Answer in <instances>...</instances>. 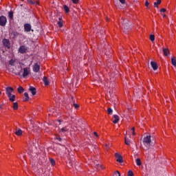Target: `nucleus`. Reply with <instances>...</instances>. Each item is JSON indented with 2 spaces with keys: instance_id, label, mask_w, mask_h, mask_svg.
I'll use <instances>...</instances> for the list:
<instances>
[{
  "instance_id": "30",
  "label": "nucleus",
  "mask_w": 176,
  "mask_h": 176,
  "mask_svg": "<svg viewBox=\"0 0 176 176\" xmlns=\"http://www.w3.org/2000/svg\"><path fill=\"white\" fill-rule=\"evenodd\" d=\"M150 41H151V42H155V35L151 34L150 36Z\"/></svg>"
},
{
  "instance_id": "9",
  "label": "nucleus",
  "mask_w": 176,
  "mask_h": 176,
  "mask_svg": "<svg viewBox=\"0 0 176 176\" xmlns=\"http://www.w3.org/2000/svg\"><path fill=\"white\" fill-rule=\"evenodd\" d=\"M19 53H21V54H24V53H27V48L25 46L22 45L19 49Z\"/></svg>"
},
{
  "instance_id": "22",
  "label": "nucleus",
  "mask_w": 176,
  "mask_h": 176,
  "mask_svg": "<svg viewBox=\"0 0 176 176\" xmlns=\"http://www.w3.org/2000/svg\"><path fill=\"white\" fill-rule=\"evenodd\" d=\"M24 96L25 98L23 100V101H28V100H30V97L28 96V93L27 92L24 93Z\"/></svg>"
},
{
  "instance_id": "42",
  "label": "nucleus",
  "mask_w": 176,
  "mask_h": 176,
  "mask_svg": "<svg viewBox=\"0 0 176 176\" xmlns=\"http://www.w3.org/2000/svg\"><path fill=\"white\" fill-rule=\"evenodd\" d=\"M161 13H164L166 12V9L165 8H162L160 10Z\"/></svg>"
},
{
  "instance_id": "44",
  "label": "nucleus",
  "mask_w": 176,
  "mask_h": 176,
  "mask_svg": "<svg viewBox=\"0 0 176 176\" xmlns=\"http://www.w3.org/2000/svg\"><path fill=\"white\" fill-rule=\"evenodd\" d=\"M60 120L56 121V124H60Z\"/></svg>"
},
{
  "instance_id": "41",
  "label": "nucleus",
  "mask_w": 176,
  "mask_h": 176,
  "mask_svg": "<svg viewBox=\"0 0 176 176\" xmlns=\"http://www.w3.org/2000/svg\"><path fill=\"white\" fill-rule=\"evenodd\" d=\"M73 3H78L79 2V0H72Z\"/></svg>"
},
{
  "instance_id": "14",
  "label": "nucleus",
  "mask_w": 176,
  "mask_h": 176,
  "mask_svg": "<svg viewBox=\"0 0 176 176\" xmlns=\"http://www.w3.org/2000/svg\"><path fill=\"white\" fill-rule=\"evenodd\" d=\"M10 101H11V102H13L14 101H16V96L15 95H10V96H8Z\"/></svg>"
},
{
  "instance_id": "23",
  "label": "nucleus",
  "mask_w": 176,
  "mask_h": 176,
  "mask_svg": "<svg viewBox=\"0 0 176 176\" xmlns=\"http://www.w3.org/2000/svg\"><path fill=\"white\" fill-rule=\"evenodd\" d=\"M63 9H64L65 13H69V8H68V6H64Z\"/></svg>"
},
{
  "instance_id": "13",
  "label": "nucleus",
  "mask_w": 176,
  "mask_h": 176,
  "mask_svg": "<svg viewBox=\"0 0 176 176\" xmlns=\"http://www.w3.org/2000/svg\"><path fill=\"white\" fill-rule=\"evenodd\" d=\"M29 90L31 91L32 96H35V94H36V89H35V87H30Z\"/></svg>"
},
{
  "instance_id": "15",
  "label": "nucleus",
  "mask_w": 176,
  "mask_h": 176,
  "mask_svg": "<svg viewBox=\"0 0 176 176\" xmlns=\"http://www.w3.org/2000/svg\"><path fill=\"white\" fill-rule=\"evenodd\" d=\"M12 108L14 111L19 109V103L17 102H15L13 103Z\"/></svg>"
},
{
  "instance_id": "1",
  "label": "nucleus",
  "mask_w": 176,
  "mask_h": 176,
  "mask_svg": "<svg viewBox=\"0 0 176 176\" xmlns=\"http://www.w3.org/2000/svg\"><path fill=\"white\" fill-rule=\"evenodd\" d=\"M31 74V69L30 67H23L18 72L19 76L23 79H27Z\"/></svg>"
},
{
  "instance_id": "26",
  "label": "nucleus",
  "mask_w": 176,
  "mask_h": 176,
  "mask_svg": "<svg viewBox=\"0 0 176 176\" xmlns=\"http://www.w3.org/2000/svg\"><path fill=\"white\" fill-rule=\"evenodd\" d=\"M50 163H51L52 166L56 165V161L53 158H50Z\"/></svg>"
},
{
  "instance_id": "3",
  "label": "nucleus",
  "mask_w": 176,
  "mask_h": 176,
  "mask_svg": "<svg viewBox=\"0 0 176 176\" xmlns=\"http://www.w3.org/2000/svg\"><path fill=\"white\" fill-rule=\"evenodd\" d=\"M151 135H147L143 140V144L144 145H145V146H146V148H149L151 145Z\"/></svg>"
},
{
  "instance_id": "10",
  "label": "nucleus",
  "mask_w": 176,
  "mask_h": 176,
  "mask_svg": "<svg viewBox=\"0 0 176 176\" xmlns=\"http://www.w3.org/2000/svg\"><path fill=\"white\" fill-rule=\"evenodd\" d=\"M23 130H21L20 129H16L15 131V134L18 137H21V135H23Z\"/></svg>"
},
{
  "instance_id": "32",
  "label": "nucleus",
  "mask_w": 176,
  "mask_h": 176,
  "mask_svg": "<svg viewBox=\"0 0 176 176\" xmlns=\"http://www.w3.org/2000/svg\"><path fill=\"white\" fill-rule=\"evenodd\" d=\"M113 176H120V173L119 171H115L113 174Z\"/></svg>"
},
{
  "instance_id": "47",
  "label": "nucleus",
  "mask_w": 176,
  "mask_h": 176,
  "mask_svg": "<svg viewBox=\"0 0 176 176\" xmlns=\"http://www.w3.org/2000/svg\"><path fill=\"white\" fill-rule=\"evenodd\" d=\"M3 109V106L2 104H0V109Z\"/></svg>"
},
{
  "instance_id": "8",
  "label": "nucleus",
  "mask_w": 176,
  "mask_h": 176,
  "mask_svg": "<svg viewBox=\"0 0 176 176\" xmlns=\"http://www.w3.org/2000/svg\"><path fill=\"white\" fill-rule=\"evenodd\" d=\"M31 24L26 23L24 25V30L25 32H30L31 31Z\"/></svg>"
},
{
  "instance_id": "35",
  "label": "nucleus",
  "mask_w": 176,
  "mask_h": 176,
  "mask_svg": "<svg viewBox=\"0 0 176 176\" xmlns=\"http://www.w3.org/2000/svg\"><path fill=\"white\" fill-rule=\"evenodd\" d=\"M57 141H59V142H61L63 141V139L60 136H56Z\"/></svg>"
},
{
  "instance_id": "50",
  "label": "nucleus",
  "mask_w": 176,
  "mask_h": 176,
  "mask_svg": "<svg viewBox=\"0 0 176 176\" xmlns=\"http://www.w3.org/2000/svg\"><path fill=\"white\" fill-rule=\"evenodd\" d=\"M164 17H166V15H163Z\"/></svg>"
},
{
  "instance_id": "34",
  "label": "nucleus",
  "mask_w": 176,
  "mask_h": 176,
  "mask_svg": "<svg viewBox=\"0 0 176 176\" xmlns=\"http://www.w3.org/2000/svg\"><path fill=\"white\" fill-rule=\"evenodd\" d=\"M135 127H133V128L131 129V133H132L133 135H135Z\"/></svg>"
},
{
  "instance_id": "6",
  "label": "nucleus",
  "mask_w": 176,
  "mask_h": 176,
  "mask_svg": "<svg viewBox=\"0 0 176 176\" xmlns=\"http://www.w3.org/2000/svg\"><path fill=\"white\" fill-rule=\"evenodd\" d=\"M14 91V89L12 87H8L6 88V95L8 97H10L12 96V93Z\"/></svg>"
},
{
  "instance_id": "5",
  "label": "nucleus",
  "mask_w": 176,
  "mask_h": 176,
  "mask_svg": "<svg viewBox=\"0 0 176 176\" xmlns=\"http://www.w3.org/2000/svg\"><path fill=\"white\" fill-rule=\"evenodd\" d=\"M115 157L118 163H123V157L119 153H115Z\"/></svg>"
},
{
  "instance_id": "21",
  "label": "nucleus",
  "mask_w": 176,
  "mask_h": 176,
  "mask_svg": "<svg viewBox=\"0 0 176 176\" xmlns=\"http://www.w3.org/2000/svg\"><path fill=\"white\" fill-rule=\"evenodd\" d=\"M136 164L137 166H141V164H142V162H141V159L140 158L136 159Z\"/></svg>"
},
{
  "instance_id": "16",
  "label": "nucleus",
  "mask_w": 176,
  "mask_h": 176,
  "mask_svg": "<svg viewBox=\"0 0 176 176\" xmlns=\"http://www.w3.org/2000/svg\"><path fill=\"white\" fill-rule=\"evenodd\" d=\"M113 118H114V120L113 121V122L116 124V123L119 122V116L114 115Z\"/></svg>"
},
{
  "instance_id": "2",
  "label": "nucleus",
  "mask_w": 176,
  "mask_h": 176,
  "mask_svg": "<svg viewBox=\"0 0 176 176\" xmlns=\"http://www.w3.org/2000/svg\"><path fill=\"white\" fill-rule=\"evenodd\" d=\"M71 131V125H68L63 127L60 129L59 133L63 134V135H67Z\"/></svg>"
},
{
  "instance_id": "38",
  "label": "nucleus",
  "mask_w": 176,
  "mask_h": 176,
  "mask_svg": "<svg viewBox=\"0 0 176 176\" xmlns=\"http://www.w3.org/2000/svg\"><path fill=\"white\" fill-rule=\"evenodd\" d=\"M74 108H76V109H78V108H79V104H78L76 103H74Z\"/></svg>"
},
{
  "instance_id": "48",
  "label": "nucleus",
  "mask_w": 176,
  "mask_h": 176,
  "mask_svg": "<svg viewBox=\"0 0 176 176\" xmlns=\"http://www.w3.org/2000/svg\"><path fill=\"white\" fill-rule=\"evenodd\" d=\"M29 3H34V2H32V1H29Z\"/></svg>"
},
{
  "instance_id": "29",
  "label": "nucleus",
  "mask_w": 176,
  "mask_h": 176,
  "mask_svg": "<svg viewBox=\"0 0 176 176\" xmlns=\"http://www.w3.org/2000/svg\"><path fill=\"white\" fill-rule=\"evenodd\" d=\"M169 51L168 49H164V54L165 56H168Z\"/></svg>"
},
{
  "instance_id": "25",
  "label": "nucleus",
  "mask_w": 176,
  "mask_h": 176,
  "mask_svg": "<svg viewBox=\"0 0 176 176\" xmlns=\"http://www.w3.org/2000/svg\"><path fill=\"white\" fill-rule=\"evenodd\" d=\"M3 45H5V46H9V41L8 39H4L3 41Z\"/></svg>"
},
{
  "instance_id": "51",
  "label": "nucleus",
  "mask_w": 176,
  "mask_h": 176,
  "mask_svg": "<svg viewBox=\"0 0 176 176\" xmlns=\"http://www.w3.org/2000/svg\"><path fill=\"white\" fill-rule=\"evenodd\" d=\"M0 94H2V92L0 91Z\"/></svg>"
},
{
  "instance_id": "28",
  "label": "nucleus",
  "mask_w": 176,
  "mask_h": 176,
  "mask_svg": "<svg viewBox=\"0 0 176 176\" xmlns=\"http://www.w3.org/2000/svg\"><path fill=\"white\" fill-rule=\"evenodd\" d=\"M23 91H24V88H23L22 87H19L18 88V92L21 94V93H23Z\"/></svg>"
},
{
  "instance_id": "45",
  "label": "nucleus",
  "mask_w": 176,
  "mask_h": 176,
  "mask_svg": "<svg viewBox=\"0 0 176 176\" xmlns=\"http://www.w3.org/2000/svg\"><path fill=\"white\" fill-rule=\"evenodd\" d=\"M94 134L95 137H98V134L97 133V132H94Z\"/></svg>"
},
{
  "instance_id": "18",
  "label": "nucleus",
  "mask_w": 176,
  "mask_h": 176,
  "mask_svg": "<svg viewBox=\"0 0 176 176\" xmlns=\"http://www.w3.org/2000/svg\"><path fill=\"white\" fill-rule=\"evenodd\" d=\"M160 3H162V0H157V2H155L154 3L155 8H159V5H160Z\"/></svg>"
},
{
  "instance_id": "4",
  "label": "nucleus",
  "mask_w": 176,
  "mask_h": 176,
  "mask_svg": "<svg viewBox=\"0 0 176 176\" xmlns=\"http://www.w3.org/2000/svg\"><path fill=\"white\" fill-rule=\"evenodd\" d=\"M6 23H8V19H6V17L5 16H1L0 25H1V27H5V25H6Z\"/></svg>"
},
{
  "instance_id": "11",
  "label": "nucleus",
  "mask_w": 176,
  "mask_h": 176,
  "mask_svg": "<svg viewBox=\"0 0 176 176\" xmlns=\"http://www.w3.org/2000/svg\"><path fill=\"white\" fill-rule=\"evenodd\" d=\"M151 65L154 71H156L158 68L157 63H156V62H155V61H151Z\"/></svg>"
},
{
  "instance_id": "33",
  "label": "nucleus",
  "mask_w": 176,
  "mask_h": 176,
  "mask_svg": "<svg viewBox=\"0 0 176 176\" xmlns=\"http://www.w3.org/2000/svg\"><path fill=\"white\" fill-rule=\"evenodd\" d=\"M107 112H108L109 115H112V112H113L112 109L109 108V109H107Z\"/></svg>"
},
{
  "instance_id": "40",
  "label": "nucleus",
  "mask_w": 176,
  "mask_h": 176,
  "mask_svg": "<svg viewBox=\"0 0 176 176\" xmlns=\"http://www.w3.org/2000/svg\"><path fill=\"white\" fill-rule=\"evenodd\" d=\"M111 146H112V144H106L107 149H109V148H111Z\"/></svg>"
},
{
  "instance_id": "24",
  "label": "nucleus",
  "mask_w": 176,
  "mask_h": 176,
  "mask_svg": "<svg viewBox=\"0 0 176 176\" xmlns=\"http://www.w3.org/2000/svg\"><path fill=\"white\" fill-rule=\"evenodd\" d=\"M8 17L10 20H13V12L10 11L8 12Z\"/></svg>"
},
{
  "instance_id": "7",
  "label": "nucleus",
  "mask_w": 176,
  "mask_h": 176,
  "mask_svg": "<svg viewBox=\"0 0 176 176\" xmlns=\"http://www.w3.org/2000/svg\"><path fill=\"white\" fill-rule=\"evenodd\" d=\"M40 69H41V65H39V63H35L33 65L34 72H38V71H40Z\"/></svg>"
},
{
  "instance_id": "20",
  "label": "nucleus",
  "mask_w": 176,
  "mask_h": 176,
  "mask_svg": "<svg viewBox=\"0 0 176 176\" xmlns=\"http://www.w3.org/2000/svg\"><path fill=\"white\" fill-rule=\"evenodd\" d=\"M171 63H172V65L174 66V67H176V58L175 57H173L171 58Z\"/></svg>"
},
{
  "instance_id": "17",
  "label": "nucleus",
  "mask_w": 176,
  "mask_h": 176,
  "mask_svg": "<svg viewBox=\"0 0 176 176\" xmlns=\"http://www.w3.org/2000/svg\"><path fill=\"white\" fill-rule=\"evenodd\" d=\"M125 144L126 145H130L131 144V140L125 136Z\"/></svg>"
},
{
  "instance_id": "39",
  "label": "nucleus",
  "mask_w": 176,
  "mask_h": 176,
  "mask_svg": "<svg viewBox=\"0 0 176 176\" xmlns=\"http://www.w3.org/2000/svg\"><path fill=\"white\" fill-rule=\"evenodd\" d=\"M49 115H52V116H56V113H54V111H50V113H49Z\"/></svg>"
},
{
  "instance_id": "19",
  "label": "nucleus",
  "mask_w": 176,
  "mask_h": 176,
  "mask_svg": "<svg viewBox=\"0 0 176 176\" xmlns=\"http://www.w3.org/2000/svg\"><path fill=\"white\" fill-rule=\"evenodd\" d=\"M95 167H96L97 170H102V168H104V167H102V165L100 164H96L95 165Z\"/></svg>"
},
{
  "instance_id": "43",
  "label": "nucleus",
  "mask_w": 176,
  "mask_h": 176,
  "mask_svg": "<svg viewBox=\"0 0 176 176\" xmlns=\"http://www.w3.org/2000/svg\"><path fill=\"white\" fill-rule=\"evenodd\" d=\"M145 5L146 6V8H148V6H149V2L148 1H146Z\"/></svg>"
},
{
  "instance_id": "36",
  "label": "nucleus",
  "mask_w": 176,
  "mask_h": 176,
  "mask_svg": "<svg viewBox=\"0 0 176 176\" xmlns=\"http://www.w3.org/2000/svg\"><path fill=\"white\" fill-rule=\"evenodd\" d=\"M128 176H134V173L131 170H129L128 172Z\"/></svg>"
},
{
  "instance_id": "37",
  "label": "nucleus",
  "mask_w": 176,
  "mask_h": 176,
  "mask_svg": "<svg viewBox=\"0 0 176 176\" xmlns=\"http://www.w3.org/2000/svg\"><path fill=\"white\" fill-rule=\"evenodd\" d=\"M58 27H60V28H61V27H63V24L62 21H58Z\"/></svg>"
},
{
  "instance_id": "12",
  "label": "nucleus",
  "mask_w": 176,
  "mask_h": 176,
  "mask_svg": "<svg viewBox=\"0 0 176 176\" xmlns=\"http://www.w3.org/2000/svg\"><path fill=\"white\" fill-rule=\"evenodd\" d=\"M43 81L45 86H49L50 85V82H49V80H47V77H46V76L43 77Z\"/></svg>"
},
{
  "instance_id": "46",
  "label": "nucleus",
  "mask_w": 176,
  "mask_h": 176,
  "mask_svg": "<svg viewBox=\"0 0 176 176\" xmlns=\"http://www.w3.org/2000/svg\"><path fill=\"white\" fill-rule=\"evenodd\" d=\"M120 2L122 3H124L125 0H120Z\"/></svg>"
},
{
  "instance_id": "31",
  "label": "nucleus",
  "mask_w": 176,
  "mask_h": 176,
  "mask_svg": "<svg viewBox=\"0 0 176 176\" xmlns=\"http://www.w3.org/2000/svg\"><path fill=\"white\" fill-rule=\"evenodd\" d=\"M67 166L69 167V168H72V167H74L72 162H68Z\"/></svg>"
},
{
  "instance_id": "27",
  "label": "nucleus",
  "mask_w": 176,
  "mask_h": 176,
  "mask_svg": "<svg viewBox=\"0 0 176 176\" xmlns=\"http://www.w3.org/2000/svg\"><path fill=\"white\" fill-rule=\"evenodd\" d=\"M14 63H16V59H11L10 60V65H14Z\"/></svg>"
},
{
  "instance_id": "52",
  "label": "nucleus",
  "mask_w": 176,
  "mask_h": 176,
  "mask_svg": "<svg viewBox=\"0 0 176 176\" xmlns=\"http://www.w3.org/2000/svg\"><path fill=\"white\" fill-rule=\"evenodd\" d=\"M21 1H24V0H21Z\"/></svg>"
},
{
  "instance_id": "49",
  "label": "nucleus",
  "mask_w": 176,
  "mask_h": 176,
  "mask_svg": "<svg viewBox=\"0 0 176 176\" xmlns=\"http://www.w3.org/2000/svg\"><path fill=\"white\" fill-rule=\"evenodd\" d=\"M123 25H124V22L122 23Z\"/></svg>"
}]
</instances>
